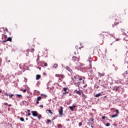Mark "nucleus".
I'll list each match as a JSON object with an SVG mask.
<instances>
[{"instance_id": "obj_24", "label": "nucleus", "mask_w": 128, "mask_h": 128, "mask_svg": "<svg viewBox=\"0 0 128 128\" xmlns=\"http://www.w3.org/2000/svg\"><path fill=\"white\" fill-rule=\"evenodd\" d=\"M58 128H62V124H58Z\"/></svg>"}, {"instance_id": "obj_26", "label": "nucleus", "mask_w": 128, "mask_h": 128, "mask_svg": "<svg viewBox=\"0 0 128 128\" xmlns=\"http://www.w3.org/2000/svg\"><path fill=\"white\" fill-rule=\"evenodd\" d=\"M69 108H70V110H71L72 112H74V108H72V106H70Z\"/></svg>"}, {"instance_id": "obj_46", "label": "nucleus", "mask_w": 128, "mask_h": 128, "mask_svg": "<svg viewBox=\"0 0 128 128\" xmlns=\"http://www.w3.org/2000/svg\"><path fill=\"white\" fill-rule=\"evenodd\" d=\"M30 113L29 112H28V116H30Z\"/></svg>"}, {"instance_id": "obj_32", "label": "nucleus", "mask_w": 128, "mask_h": 128, "mask_svg": "<svg viewBox=\"0 0 128 128\" xmlns=\"http://www.w3.org/2000/svg\"><path fill=\"white\" fill-rule=\"evenodd\" d=\"M82 126V122H79L78 126Z\"/></svg>"}, {"instance_id": "obj_30", "label": "nucleus", "mask_w": 128, "mask_h": 128, "mask_svg": "<svg viewBox=\"0 0 128 128\" xmlns=\"http://www.w3.org/2000/svg\"><path fill=\"white\" fill-rule=\"evenodd\" d=\"M53 68H58V64H54L53 66Z\"/></svg>"}, {"instance_id": "obj_57", "label": "nucleus", "mask_w": 128, "mask_h": 128, "mask_svg": "<svg viewBox=\"0 0 128 128\" xmlns=\"http://www.w3.org/2000/svg\"><path fill=\"white\" fill-rule=\"evenodd\" d=\"M78 48V46H76V48Z\"/></svg>"}, {"instance_id": "obj_41", "label": "nucleus", "mask_w": 128, "mask_h": 128, "mask_svg": "<svg viewBox=\"0 0 128 128\" xmlns=\"http://www.w3.org/2000/svg\"><path fill=\"white\" fill-rule=\"evenodd\" d=\"M4 104V106H8V104L6 102H5Z\"/></svg>"}, {"instance_id": "obj_22", "label": "nucleus", "mask_w": 128, "mask_h": 128, "mask_svg": "<svg viewBox=\"0 0 128 128\" xmlns=\"http://www.w3.org/2000/svg\"><path fill=\"white\" fill-rule=\"evenodd\" d=\"M16 96H18V98H22V94H16Z\"/></svg>"}, {"instance_id": "obj_63", "label": "nucleus", "mask_w": 128, "mask_h": 128, "mask_svg": "<svg viewBox=\"0 0 128 128\" xmlns=\"http://www.w3.org/2000/svg\"><path fill=\"white\" fill-rule=\"evenodd\" d=\"M104 98H106V96H104Z\"/></svg>"}, {"instance_id": "obj_29", "label": "nucleus", "mask_w": 128, "mask_h": 128, "mask_svg": "<svg viewBox=\"0 0 128 128\" xmlns=\"http://www.w3.org/2000/svg\"><path fill=\"white\" fill-rule=\"evenodd\" d=\"M20 120H21V122H24V118H20Z\"/></svg>"}, {"instance_id": "obj_56", "label": "nucleus", "mask_w": 128, "mask_h": 128, "mask_svg": "<svg viewBox=\"0 0 128 128\" xmlns=\"http://www.w3.org/2000/svg\"><path fill=\"white\" fill-rule=\"evenodd\" d=\"M74 54H76V52H74Z\"/></svg>"}, {"instance_id": "obj_15", "label": "nucleus", "mask_w": 128, "mask_h": 128, "mask_svg": "<svg viewBox=\"0 0 128 128\" xmlns=\"http://www.w3.org/2000/svg\"><path fill=\"white\" fill-rule=\"evenodd\" d=\"M74 92H75L76 94H79L80 96V94H82V92H80V91H78L76 90H75Z\"/></svg>"}, {"instance_id": "obj_54", "label": "nucleus", "mask_w": 128, "mask_h": 128, "mask_svg": "<svg viewBox=\"0 0 128 128\" xmlns=\"http://www.w3.org/2000/svg\"><path fill=\"white\" fill-rule=\"evenodd\" d=\"M25 80H26V82L28 80V78H26Z\"/></svg>"}, {"instance_id": "obj_13", "label": "nucleus", "mask_w": 128, "mask_h": 128, "mask_svg": "<svg viewBox=\"0 0 128 128\" xmlns=\"http://www.w3.org/2000/svg\"><path fill=\"white\" fill-rule=\"evenodd\" d=\"M88 60L89 62L90 63V66H92V57L90 56L88 58Z\"/></svg>"}, {"instance_id": "obj_10", "label": "nucleus", "mask_w": 128, "mask_h": 128, "mask_svg": "<svg viewBox=\"0 0 128 128\" xmlns=\"http://www.w3.org/2000/svg\"><path fill=\"white\" fill-rule=\"evenodd\" d=\"M65 68L66 70H68V72H70L72 73V70H71V68L68 67V66H66Z\"/></svg>"}, {"instance_id": "obj_58", "label": "nucleus", "mask_w": 128, "mask_h": 128, "mask_svg": "<svg viewBox=\"0 0 128 128\" xmlns=\"http://www.w3.org/2000/svg\"><path fill=\"white\" fill-rule=\"evenodd\" d=\"M8 106H11L12 105L9 104V105H8Z\"/></svg>"}, {"instance_id": "obj_40", "label": "nucleus", "mask_w": 128, "mask_h": 128, "mask_svg": "<svg viewBox=\"0 0 128 128\" xmlns=\"http://www.w3.org/2000/svg\"><path fill=\"white\" fill-rule=\"evenodd\" d=\"M44 66H48V63H44Z\"/></svg>"}, {"instance_id": "obj_25", "label": "nucleus", "mask_w": 128, "mask_h": 128, "mask_svg": "<svg viewBox=\"0 0 128 128\" xmlns=\"http://www.w3.org/2000/svg\"><path fill=\"white\" fill-rule=\"evenodd\" d=\"M82 96L84 98H87L86 96L84 94H82Z\"/></svg>"}, {"instance_id": "obj_51", "label": "nucleus", "mask_w": 128, "mask_h": 128, "mask_svg": "<svg viewBox=\"0 0 128 128\" xmlns=\"http://www.w3.org/2000/svg\"><path fill=\"white\" fill-rule=\"evenodd\" d=\"M56 120V118L54 117L53 118L52 120Z\"/></svg>"}, {"instance_id": "obj_48", "label": "nucleus", "mask_w": 128, "mask_h": 128, "mask_svg": "<svg viewBox=\"0 0 128 128\" xmlns=\"http://www.w3.org/2000/svg\"><path fill=\"white\" fill-rule=\"evenodd\" d=\"M119 40H120V39H118V38H116V42H118V41Z\"/></svg>"}, {"instance_id": "obj_49", "label": "nucleus", "mask_w": 128, "mask_h": 128, "mask_svg": "<svg viewBox=\"0 0 128 128\" xmlns=\"http://www.w3.org/2000/svg\"><path fill=\"white\" fill-rule=\"evenodd\" d=\"M2 90H0V94H2Z\"/></svg>"}, {"instance_id": "obj_20", "label": "nucleus", "mask_w": 128, "mask_h": 128, "mask_svg": "<svg viewBox=\"0 0 128 128\" xmlns=\"http://www.w3.org/2000/svg\"><path fill=\"white\" fill-rule=\"evenodd\" d=\"M38 120H40L42 118V115L38 114V115L37 116Z\"/></svg>"}, {"instance_id": "obj_61", "label": "nucleus", "mask_w": 128, "mask_h": 128, "mask_svg": "<svg viewBox=\"0 0 128 128\" xmlns=\"http://www.w3.org/2000/svg\"><path fill=\"white\" fill-rule=\"evenodd\" d=\"M112 44H110V46H112Z\"/></svg>"}, {"instance_id": "obj_45", "label": "nucleus", "mask_w": 128, "mask_h": 128, "mask_svg": "<svg viewBox=\"0 0 128 128\" xmlns=\"http://www.w3.org/2000/svg\"><path fill=\"white\" fill-rule=\"evenodd\" d=\"M36 104H40V102L38 100H37Z\"/></svg>"}, {"instance_id": "obj_52", "label": "nucleus", "mask_w": 128, "mask_h": 128, "mask_svg": "<svg viewBox=\"0 0 128 128\" xmlns=\"http://www.w3.org/2000/svg\"><path fill=\"white\" fill-rule=\"evenodd\" d=\"M28 112H30V110H28Z\"/></svg>"}, {"instance_id": "obj_62", "label": "nucleus", "mask_w": 128, "mask_h": 128, "mask_svg": "<svg viewBox=\"0 0 128 128\" xmlns=\"http://www.w3.org/2000/svg\"><path fill=\"white\" fill-rule=\"evenodd\" d=\"M68 121H70V119H68Z\"/></svg>"}, {"instance_id": "obj_44", "label": "nucleus", "mask_w": 128, "mask_h": 128, "mask_svg": "<svg viewBox=\"0 0 128 128\" xmlns=\"http://www.w3.org/2000/svg\"><path fill=\"white\" fill-rule=\"evenodd\" d=\"M40 107L42 108H44V105L41 104L40 106Z\"/></svg>"}, {"instance_id": "obj_36", "label": "nucleus", "mask_w": 128, "mask_h": 128, "mask_svg": "<svg viewBox=\"0 0 128 128\" xmlns=\"http://www.w3.org/2000/svg\"><path fill=\"white\" fill-rule=\"evenodd\" d=\"M118 88H120V87H116L115 90H116V92L117 90H118Z\"/></svg>"}, {"instance_id": "obj_64", "label": "nucleus", "mask_w": 128, "mask_h": 128, "mask_svg": "<svg viewBox=\"0 0 128 128\" xmlns=\"http://www.w3.org/2000/svg\"><path fill=\"white\" fill-rule=\"evenodd\" d=\"M80 50V48H79Z\"/></svg>"}, {"instance_id": "obj_4", "label": "nucleus", "mask_w": 128, "mask_h": 128, "mask_svg": "<svg viewBox=\"0 0 128 128\" xmlns=\"http://www.w3.org/2000/svg\"><path fill=\"white\" fill-rule=\"evenodd\" d=\"M72 62H80V58H78L76 56H73L72 58Z\"/></svg>"}, {"instance_id": "obj_42", "label": "nucleus", "mask_w": 128, "mask_h": 128, "mask_svg": "<svg viewBox=\"0 0 128 128\" xmlns=\"http://www.w3.org/2000/svg\"><path fill=\"white\" fill-rule=\"evenodd\" d=\"M5 30H6L7 32H8V28H5Z\"/></svg>"}, {"instance_id": "obj_59", "label": "nucleus", "mask_w": 128, "mask_h": 128, "mask_svg": "<svg viewBox=\"0 0 128 128\" xmlns=\"http://www.w3.org/2000/svg\"><path fill=\"white\" fill-rule=\"evenodd\" d=\"M28 120V118H26V120Z\"/></svg>"}, {"instance_id": "obj_18", "label": "nucleus", "mask_w": 128, "mask_h": 128, "mask_svg": "<svg viewBox=\"0 0 128 128\" xmlns=\"http://www.w3.org/2000/svg\"><path fill=\"white\" fill-rule=\"evenodd\" d=\"M99 76H100V78H101V76H104V73H100V72H98Z\"/></svg>"}, {"instance_id": "obj_28", "label": "nucleus", "mask_w": 128, "mask_h": 128, "mask_svg": "<svg viewBox=\"0 0 128 128\" xmlns=\"http://www.w3.org/2000/svg\"><path fill=\"white\" fill-rule=\"evenodd\" d=\"M40 100H42V97L38 96L37 98V100L40 101Z\"/></svg>"}, {"instance_id": "obj_38", "label": "nucleus", "mask_w": 128, "mask_h": 128, "mask_svg": "<svg viewBox=\"0 0 128 128\" xmlns=\"http://www.w3.org/2000/svg\"><path fill=\"white\" fill-rule=\"evenodd\" d=\"M106 116H102V120H106Z\"/></svg>"}, {"instance_id": "obj_47", "label": "nucleus", "mask_w": 128, "mask_h": 128, "mask_svg": "<svg viewBox=\"0 0 128 128\" xmlns=\"http://www.w3.org/2000/svg\"><path fill=\"white\" fill-rule=\"evenodd\" d=\"M121 30H122V32H124V29L122 28Z\"/></svg>"}, {"instance_id": "obj_5", "label": "nucleus", "mask_w": 128, "mask_h": 128, "mask_svg": "<svg viewBox=\"0 0 128 128\" xmlns=\"http://www.w3.org/2000/svg\"><path fill=\"white\" fill-rule=\"evenodd\" d=\"M64 110V108H62V106H60L58 112L59 114L61 116H62V114L64 112V110Z\"/></svg>"}, {"instance_id": "obj_60", "label": "nucleus", "mask_w": 128, "mask_h": 128, "mask_svg": "<svg viewBox=\"0 0 128 128\" xmlns=\"http://www.w3.org/2000/svg\"><path fill=\"white\" fill-rule=\"evenodd\" d=\"M69 96H72V94H69Z\"/></svg>"}, {"instance_id": "obj_43", "label": "nucleus", "mask_w": 128, "mask_h": 128, "mask_svg": "<svg viewBox=\"0 0 128 128\" xmlns=\"http://www.w3.org/2000/svg\"><path fill=\"white\" fill-rule=\"evenodd\" d=\"M22 92H26V89L24 90Z\"/></svg>"}, {"instance_id": "obj_9", "label": "nucleus", "mask_w": 128, "mask_h": 128, "mask_svg": "<svg viewBox=\"0 0 128 128\" xmlns=\"http://www.w3.org/2000/svg\"><path fill=\"white\" fill-rule=\"evenodd\" d=\"M78 78L80 82L82 80L83 82H84V79L86 78H84V76L78 77Z\"/></svg>"}, {"instance_id": "obj_23", "label": "nucleus", "mask_w": 128, "mask_h": 128, "mask_svg": "<svg viewBox=\"0 0 128 128\" xmlns=\"http://www.w3.org/2000/svg\"><path fill=\"white\" fill-rule=\"evenodd\" d=\"M118 114H114V115H112L111 116L112 118H116V116H118Z\"/></svg>"}, {"instance_id": "obj_33", "label": "nucleus", "mask_w": 128, "mask_h": 128, "mask_svg": "<svg viewBox=\"0 0 128 128\" xmlns=\"http://www.w3.org/2000/svg\"><path fill=\"white\" fill-rule=\"evenodd\" d=\"M34 48H32L31 50H30L31 52H34Z\"/></svg>"}, {"instance_id": "obj_37", "label": "nucleus", "mask_w": 128, "mask_h": 128, "mask_svg": "<svg viewBox=\"0 0 128 128\" xmlns=\"http://www.w3.org/2000/svg\"><path fill=\"white\" fill-rule=\"evenodd\" d=\"M4 94H5V96H8V92H6V93H4Z\"/></svg>"}, {"instance_id": "obj_21", "label": "nucleus", "mask_w": 128, "mask_h": 128, "mask_svg": "<svg viewBox=\"0 0 128 128\" xmlns=\"http://www.w3.org/2000/svg\"><path fill=\"white\" fill-rule=\"evenodd\" d=\"M46 112H48L50 114H53L52 112V110H46Z\"/></svg>"}, {"instance_id": "obj_14", "label": "nucleus", "mask_w": 128, "mask_h": 128, "mask_svg": "<svg viewBox=\"0 0 128 128\" xmlns=\"http://www.w3.org/2000/svg\"><path fill=\"white\" fill-rule=\"evenodd\" d=\"M40 78H42V76L40 74L36 75V80H38Z\"/></svg>"}, {"instance_id": "obj_12", "label": "nucleus", "mask_w": 128, "mask_h": 128, "mask_svg": "<svg viewBox=\"0 0 128 128\" xmlns=\"http://www.w3.org/2000/svg\"><path fill=\"white\" fill-rule=\"evenodd\" d=\"M104 32L101 33L99 34V37L100 38H104Z\"/></svg>"}, {"instance_id": "obj_55", "label": "nucleus", "mask_w": 128, "mask_h": 128, "mask_svg": "<svg viewBox=\"0 0 128 128\" xmlns=\"http://www.w3.org/2000/svg\"><path fill=\"white\" fill-rule=\"evenodd\" d=\"M91 128H94V126H92V124H91Z\"/></svg>"}, {"instance_id": "obj_35", "label": "nucleus", "mask_w": 128, "mask_h": 128, "mask_svg": "<svg viewBox=\"0 0 128 128\" xmlns=\"http://www.w3.org/2000/svg\"><path fill=\"white\" fill-rule=\"evenodd\" d=\"M51 122L52 121L50 120H48V119L47 120L48 124H50V122Z\"/></svg>"}, {"instance_id": "obj_2", "label": "nucleus", "mask_w": 128, "mask_h": 128, "mask_svg": "<svg viewBox=\"0 0 128 128\" xmlns=\"http://www.w3.org/2000/svg\"><path fill=\"white\" fill-rule=\"evenodd\" d=\"M2 39L4 42H6V40L8 39V36H6V34H2Z\"/></svg>"}, {"instance_id": "obj_39", "label": "nucleus", "mask_w": 128, "mask_h": 128, "mask_svg": "<svg viewBox=\"0 0 128 128\" xmlns=\"http://www.w3.org/2000/svg\"><path fill=\"white\" fill-rule=\"evenodd\" d=\"M26 52H27L28 54V52H30V49H27V50H26Z\"/></svg>"}, {"instance_id": "obj_17", "label": "nucleus", "mask_w": 128, "mask_h": 128, "mask_svg": "<svg viewBox=\"0 0 128 128\" xmlns=\"http://www.w3.org/2000/svg\"><path fill=\"white\" fill-rule=\"evenodd\" d=\"M100 96H102V94L98 93V94L95 95V98H100Z\"/></svg>"}, {"instance_id": "obj_8", "label": "nucleus", "mask_w": 128, "mask_h": 128, "mask_svg": "<svg viewBox=\"0 0 128 128\" xmlns=\"http://www.w3.org/2000/svg\"><path fill=\"white\" fill-rule=\"evenodd\" d=\"M116 24H120V22H122V19L118 17V18H116Z\"/></svg>"}, {"instance_id": "obj_27", "label": "nucleus", "mask_w": 128, "mask_h": 128, "mask_svg": "<svg viewBox=\"0 0 128 128\" xmlns=\"http://www.w3.org/2000/svg\"><path fill=\"white\" fill-rule=\"evenodd\" d=\"M14 96V94H10V95H9V97L10 98H12V96Z\"/></svg>"}, {"instance_id": "obj_1", "label": "nucleus", "mask_w": 128, "mask_h": 128, "mask_svg": "<svg viewBox=\"0 0 128 128\" xmlns=\"http://www.w3.org/2000/svg\"><path fill=\"white\" fill-rule=\"evenodd\" d=\"M55 76H56L57 78H59L58 80H60V82H62V78H64V75L62 74H56L55 75Z\"/></svg>"}, {"instance_id": "obj_53", "label": "nucleus", "mask_w": 128, "mask_h": 128, "mask_svg": "<svg viewBox=\"0 0 128 128\" xmlns=\"http://www.w3.org/2000/svg\"><path fill=\"white\" fill-rule=\"evenodd\" d=\"M32 119L33 120H36V119H34L32 118Z\"/></svg>"}, {"instance_id": "obj_6", "label": "nucleus", "mask_w": 128, "mask_h": 128, "mask_svg": "<svg viewBox=\"0 0 128 128\" xmlns=\"http://www.w3.org/2000/svg\"><path fill=\"white\" fill-rule=\"evenodd\" d=\"M31 112L33 116H38V113L36 111H32Z\"/></svg>"}, {"instance_id": "obj_50", "label": "nucleus", "mask_w": 128, "mask_h": 128, "mask_svg": "<svg viewBox=\"0 0 128 128\" xmlns=\"http://www.w3.org/2000/svg\"><path fill=\"white\" fill-rule=\"evenodd\" d=\"M72 107L73 108H76V106H73Z\"/></svg>"}, {"instance_id": "obj_3", "label": "nucleus", "mask_w": 128, "mask_h": 128, "mask_svg": "<svg viewBox=\"0 0 128 128\" xmlns=\"http://www.w3.org/2000/svg\"><path fill=\"white\" fill-rule=\"evenodd\" d=\"M94 118H90L89 120H88V124H94Z\"/></svg>"}, {"instance_id": "obj_16", "label": "nucleus", "mask_w": 128, "mask_h": 128, "mask_svg": "<svg viewBox=\"0 0 128 128\" xmlns=\"http://www.w3.org/2000/svg\"><path fill=\"white\" fill-rule=\"evenodd\" d=\"M41 96H42V98H46L48 97V96L44 94H42Z\"/></svg>"}, {"instance_id": "obj_34", "label": "nucleus", "mask_w": 128, "mask_h": 128, "mask_svg": "<svg viewBox=\"0 0 128 128\" xmlns=\"http://www.w3.org/2000/svg\"><path fill=\"white\" fill-rule=\"evenodd\" d=\"M106 126H110V123H107L106 124Z\"/></svg>"}, {"instance_id": "obj_31", "label": "nucleus", "mask_w": 128, "mask_h": 128, "mask_svg": "<svg viewBox=\"0 0 128 128\" xmlns=\"http://www.w3.org/2000/svg\"><path fill=\"white\" fill-rule=\"evenodd\" d=\"M116 114H120V112H118V110H116Z\"/></svg>"}, {"instance_id": "obj_11", "label": "nucleus", "mask_w": 128, "mask_h": 128, "mask_svg": "<svg viewBox=\"0 0 128 128\" xmlns=\"http://www.w3.org/2000/svg\"><path fill=\"white\" fill-rule=\"evenodd\" d=\"M63 90H64V92H63V94H68V92H66L68 90V88H63Z\"/></svg>"}, {"instance_id": "obj_19", "label": "nucleus", "mask_w": 128, "mask_h": 128, "mask_svg": "<svg viewBox=\"0 0 128 128\" xmlns=\"http://www.w3.org/2000/svg\"><path fill=\"white\" fill-rule=\"evenodd\" d=\"M6 42H12V38L10 37L7 38Z\"/></svg>"}, {"instance_id": "obj_7", "label": "nucleus", "mask_w": 128, "mask_h": 128, "mask_svg": "<svg viewBox=\"0 0 128 128\" xmlns=\"http://www.w3.org/2000/svg\"><path fill=\"white\" fill-rule=\"evenodd\" d=\"M100 86H102V88H106V86H104V82L102 81V82H100L99 83Z\"/></svg>"}]
</instances>
